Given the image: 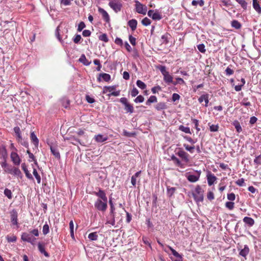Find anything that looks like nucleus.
Segmentation results:
<instances>
[{"label":"nucleus","mask_w":261,"mask_h":261,"mask_svg":"<svg viewBox=\"0 0 261 261\" xmlns=\"http://www.w3.org/2000/svg\"><path fill=\"white\" fill-rule=\"evenodd\" d=\"M94 194L98 197L94 203L95 208L99 211L105 212L108 207V198L105 192L99 189L98 191L94 192Z\"/></svg>","instance_id":"obj_1"},{"label":"nucleus","mask_w":261,"mask_h":261,"mask_svg":"<svg viewBox=\"0 0 261 261\" xmlns=\"http://www.w3.org/2000/svg\"><path fill=\"white\" fill-rule=\"evenodd\" d=\"M39 236V231L37 229H34L29 232H23L21 236V239L23 241L27 242L32 245H34L36 240L35 237Z\"/></svg>","instance_id":"obj_2"},{"label":"nucleus","mask_w":261,"mask_h":261,"mask_svg":"<svg viewBox=\"0 0 261 261\" xmlns=\"http://www.w3.org/2000/svg\"><path fill=\"white\" fill-rule=\"evenodd\" d=\"M193 196L197 202H201L203 200V191L199 185H197L193 193Z\"/></svg>","instance_id":"obj_3"},{"label":"nucleus","mask_w":261,"mask_h":261,"mask_svg":"<svg viewBox=\"0 0 261 261\" xmlns=\"http://www.w3.org/2000/svg\"><path fill=\"white\" fill-rule=\"evenodd\" d=\"M109 5L116 13L120 11L122 7L119 0H112L109 2Z\"/></svg>","instance_id":"obj_4"},{"label":"nucleus","mask_w":261,"mask_h":261,"mask_svg":"<svg viewBox=\"0 0 261 261\" xmlns=\"http://www.w3.org/2000/svg\"><path fill=\"white\" fill-rule=\"evenodd\" d=\"M120 102L122 103L124 106V110L127 113H129L130 114L134 112V107L133 106L130 104L126 98L122 97L120 99Z\"/></svg>","instance_id":"obj_5"},{"label":"nucleus","mask_w":261,"mask_h":261,"mask_svg":"<svg viewBox=\"0 0 261 261\" xmlns=\"http://www.w3.org/2000/svg\"><path fill=\"white\" fill-rule=\"evenodd\" d=\"M5 172L17 176L20 178L22 177V175L20 169L16 167H11L9 166L8 168L5 169Z\"/></svg>","instance_id":"obj_6"},{"label":"nucleus","mask_w":261,"mask_h":261,"mask_svg":"<svg viewBox=\"0 0 261 261\" xmlns=\"http://www.w3.org/2000/svg\"><path fill=\"white\" fill-rule=\"evenodd\" d=\"M135 7L136 11L139 13L145 15L147 12V8L145 5H143L138 1H135Z\"/></svg>","instance_id":"obj_7"},{"label":"nucleus","mask_w":261,"mask_h":261,"mask_svg":"<svg viewBox=\"0 0 261 261\" xmlns=\"http://www.w3.org/2000/svg\"><path fill=\"white\" fill-rule=\"evenodd\" d=\"M10 219H11V222L13 225H16L17 227H18V213L16 210L13 209L12 211H11L10 213Z\"/></svg>","instance_id":"obj_8"},{"label":"nucleus","mask_w":261,"mask_h":261,"mask_svg":"<svg viewBox=\"0 0 261 261\" xmlns=\"http://www.w3.org/2000/svg\"><path fill=\"white\" fill-rule=\"evenodd\" d=\"M200 174V171H196V174H188L186 175V177L189 181L195 182L199 180Z\"/></svg>","instance_id":"obj_9"},{"label":"nucleus","mask_w":261,"mask_h":261,"mask_svg":"<svg viewBox=\"0 0 261 261\" xmlns=\"http://www.w3.org/2000/svg\"><path fill=\"white\" fill-rule=\"evenodd\" d=\"M11 158L15 165H19L20 163V159L17 153L13 152L11 154Z\"/></svg>","instance_id":"obj_10"},{"label":"nucleus","mask_w":261,"mask_h":261,"mask_svg":"<svg viewBox=\"0 0 261 261\" xmlns=\"http://www.w3.org/2000/svg\"><path fill=\"white\" fill-rule=\"evenodd\" d=\"M177 154L186 163L189 161V154L184 150H179Z\"/></svg>","instance_id":"obj_11"},{"label":"nucleus","mask_w":261,"mask_h":261,"mask_svg":"<svg viewBox=\"0 0 261 261\" xmlns=\"http://www.w3.org/2000/svg\"><path fill=\"white\" fill-rule=\"evenodd\" d=\"M207 180L208 185L211 186L216 181L217 177L214 174L209 172L207 175Z\"/></svg>","instance_id":"obj_12"},{"label":"nucleus","mask_w":261,"mask_h":261,"mask_svg":"<svg viewBox=\"0 0 261 261\" xmlns=\"http://www.w3.org/2000/svg\"><path fill=\"white\" fill-rule=\"evenodd\" d=\"M98 12L102 15L103 19L107 22H109L110 21V17L106 11L101 8H99Z\"/></svg>","instance_id":"obj_13"},{"label":"nucleus","mask_w":261,"mask_h":261,"mask_svg":"<svg viewBox=\"0 0 261 261\" xmlns=\"http://www.w3.org/2000/svg\"><path fill=\"white\" fill-rule=\"evenodd\" d=\"M50 149L52 154L55 156V158L58 159H60V154L57 147L50 145Z\"/></svg>","instance_id":"obj_14"},{"label":"nucleus","mask_w":261,"mask_h":261,"mask_svg":"<svg viewBox=\"0 0 261 261\" xmlns=\"http://www.w3.org/2000/svg\"><path fill=\"white\" fill-rule=\"evenodd\" d=\"M94 139L97 142L101 143L107 141L108 139V137L107 135H102L101 134H98L97 135L95 136Z\"/></svg>","instance_id":"obj_15"},{"label":"nucleus","mask_w":261,"mask_h":261,"mask_svg":"<svg viewBox=\"0 0 261 261\" xmlns=\"http://www.w3.org/2000/svg\"><path fill=\"white\" fill-rule=\"evenodd\" d=\"M21 168L23 170L24 172L25 173L27 177L30 179H33V176L29 172V170H28L27 166L25 163H22L21 164Z\"/></svg>","instance_id":"obj_16"},{"label":"nucleus","mask_w":261,"mask_h":261,"mask_svg":"<svg viewBox=\"0 0 261 261\" xmlns=\"http://www.w3.org/2000/svg\"><path fill=\"white\" fill-rule=\"evenodd\" d=\"M38 247V250L42 254H43L47 257L49 256V254L45 250L44 245H42L41 243H39Z\"/></svg>","instance_id":"obj_17"},{"label":"nucleus","mask_w":261,"mask_h":261,"mask_svg":"<svg viewBox=\"0 0 261 261\" xmlns=\"http://www.w3.org/2000/svg\"><path fill=\"white\" fill-rule=\"evenodd\" d=\"M128 25L132 31H135L137 28V21L135 19H132L128 21Z\"/></svg>","instance_id":"obj_18"},{"label":"nucleus","mask_w":261,"mask_h":261,"mask_svg":"<svg viewBox=\"0 0 261 261\" xmlns=\"http://www.w3.org/2000/svg\"><path fill=\"white\" fill-rule=\"evenodd\" d=\"M79 61L86 66H88L91 64V62L89 61L86 59V56L84 54L81 55Z\"/></svg>","instance_id":"obj_19"},{"label":"nucleus","mask_w":261,"mask_h":261,"mask_svg":"<svg viewBox=\"0 0 261 261\" xmlns=\"http://www.w3.org/2000/svg\"><path fill=\"white\" fill-rule=\"evenodd\" d=\"M164 80L167 84L173 83V77L169 74V73H167L166 74L164 75Z\"/></svg>","instance_id":"obj_20"},{"label":"nucleus","mask_w":261,"mask_h":261,"mask_svg":"<svg viewBox=\"0 0 261 261\" xmlns=\"http://www.w3.org/2000/svg\"><path fill=\"white\" fill-rule=\"evenodd\" d=\"M253 7L258 14L261 13V8L258 4V0H253Z\"/></svg>","instance_id":"obj_21"},{"label":"nucleus","mask_w":261,"mask_h":261,"mask_svg":"<svg viewBox=\"0 0 261 261\" xmlns=\"http://www.w3.org/2000/svg\"><path fill=\"white\" fill-rule=\"evenodd\" d=\"M243 221L249 226H252L254 224V220L250 217H245L243 219Z\"/></svg>","instance_id":"obj_22"},{"label":"nucleus","mask_w":261,"mask_h":261,"mask_svg":"<svg viewBox=\"0 0 261 261\" xmlns=\"http://www.w3.org/2000/svg\"><path fill=\"white\" fill-rule=\"evenodd\" d=\"M30 137L32 141L34 143L35 147H37L38 146L39 140L34 132H32L31 133Z\"/></svg>","instance_id":"obj_23"},{"label":"nucleus","mask_w":261,"mask_h":261,"mask_svg":"<svg viewBox=\"0 0 261 261\" xmlns=\"http://www.w3.org/2000/svg\"><path fill=\"white\" fill-rule=\"evenodd\" d=\"M249 247L247 245H245L244 248L240 251V255L243 257H246L249 253Z\"/></svg>","instance_id":"obj_24"},{"label":"nucleus","mask_w":261,"mask_h":261,"mask_svg":"<svg viewBox=\"0 0 261 261\" xmlns=\"http://www.w3.org/2000/svg\"><path fill=\"white\" fill-rule=\"evenodd\" d=\"M100 77H102V79L106 82H108L111 79V76L110 74L108 73H101L99 74V77L98 79L99 81H100Z\"/></svg>","instance_id":"obj_25"},{"label":"nucleus","mask_w":261,"mask_h":261,"mask_svg":"<svg viewBox=\"0 0 261 261\" xmlns=\"http://www.w3.org/2000/svg\"><path fill=\"white\" fill-rule=\"evenodd\" d=\"M232 124L238 133H241L242 131V127L238 120L234 121Z\"/></svg>","instance_id":"obj_26"},{"label":"nucleus","mask_w":261,"mask_h":261,"mask_svg":"<svg viewBox=\"0 0 261 261\" xmlns=\"http://www.w3.org/2000/svg\"><path fill=\"white\" fill-rule=\"evenodd\" d=\"M157 102V98L155 96H151L146 102L147 106H150L151 103Z\"/></svg>","instance_id":"obj_27"},{"label":"nucleus","mask_w":261,"mask_h":261,"mask_svg":"<svg viewBox=\"0 0 261 261\" xmlns=\"http://www.w3.org/2000/svg\"><path fill=\"white\" fill-rule=\"evenodd\" d=\"M231 25L232 27L236 29H240L242 27L241 23L236 20H232L231 21Z\"/></svg>","instance_id":"obj_28"},{"label":"nucleus","mask_w":261,"mask_h":261,"mask_svg":"<svg viewBox=\"0 0 261 261\" xmlns=\"http://www.w3.org/2000/svg\"><path fill=\"white\" fill-rule=\"evenodd\" d=\"M152 19L154 20H160L162 18V15L156 11L153 12Z\"/></svg>","instance_id":"obj_29"},{"label":"nucleus","mask_w":261,"mask_h":261,"mask_svg":"<svg viewBox=\"0 0 261 261\" xmlns=\"http://www.w3.org/2000/svg\"><path fill=\"white\" fill-rule=\"evenodd\" d=\"M166 107V105L165 102H159L156 104L155 106V108L158 111H160L165 109Z\"/></svg>","instance_id":"obj_30"},{"label":"nucleus","mask_w":261,"mask_h":261,"mask_svg":"<svg viewBox=\"0 0 261 261\" xmlns=\"http://www.w3.org/2000/svg\"><path fill=\"white\" fill-rule=\"evenodd\" d=\"M170 35L168 33H166L161 37V42L163 44H166L168 43V38Z\"/></svg>","instance_id":"obj_31"},{"label":"nucleus","mask_w":261,"mask_h":261,"mask_svg":"<svg viewBox=\"0 0 261 261\" xmlns=\"http://www.w3.org/2000/svg\"><path fill=\"white\" fill-rule=\"evenodd\" d=\"M88 238L91 241H96L98 239V235L96 232H92L89 234Z\"/></svg>","instance_id":"obj_32"},{"label":"nucleus","mask_w":261,"mask_h":261,"mask_svg":"<svg viewBox=\"0 0 261 261\" xmlns=\"http://www.w3.org/2000/svg\"><path fill=\"white\" fill-rule=\"evenodd\" d=\"M204 2L203 0H193L192 2V5L194 6H196L197 5H199L200 7H202L204 5Z\"/></svg>","instance_id":"obj_33"},{"label":"nucleus","mask_w":261,"mask_h":261,"mask_svg":"<svg viewBox=\"0 0 261 261\" xmlns=\"http://www.w3.org/2000/svg\"><path fill=\"white\" fill-rule=\"evenodd\" d=\"M179 129L186 133L191 134L190 129L189 127H185L184 125H180L179 126Z\"/></svg>","instance_id":"obj_34"},{"label":"nucleus","mask_w":261,"mask_h":261,"mask_svg":"<svg viewBox=\"0 0 261 261\" xmlns=\"http://www.w3.org/2000/svg\"><path fill=\"white\" fill-rule=\"evenodd\" d=\"M137 86L141 89H145L146 88V84L140 80H138L136 82Z\"/></svg>","instance_id":"obj_35"},{"label":"nucleus","mask_w":261,"mask_h":261,"mask_svg":"<svg viewBox=\"0 0 261 261\" xmlns=\"http://www.w3.org/2000/svg\"><path fill=\"white\" fill-rule=\"evenodd\" d=\"M112 218L110 220H108L106 223V224H110L112 226L115 225V215H111Z\"/></svg>","instance_id":"obj_36"},{"label":"nucleus","mask_w":261,"mask_h":261,"mask_svg":"<svg viewBox=\"0 0 261 261\" xmlns=\"http://www.w3.org/2000/svg\"><path fill=\"white\" fill-rule=\"evenodd\" d=\"M109 204L110 205V214L111 215H115V207H114V205L113 204V203L112 202V198H110L109 199Z\"/></svg>","instance_id":"obj_37"},{"label":"nucleus","mask_w":261,"mask_h":261,"mask_svg":"<svg viewBox=\"0 0 261 261\" xmlns=\"http://www.w3.org/2000/svg\"><path fill=\"white\" fill-rule=\"evenodd\" d=\"M33 173L35 178H36L37 182L38 184H40L41 182V177L40 176L38 173L37 170L36 169L34 168Z\"/></svg>","instance_id":"obj_38"},{"label":"nucleus","mask_w":261,"mask_h":261,"mask_svg":"<svg viewBox=\"0 0 261 261\" xmlns=\"http://www.w3.org/2000/svg\"><path fill=\"white\" fill-rule=\"evenodd\" d=\"M115 89V87H114V86H112V87L105 86L103 88V93H107L108 92H111L113 90H114Z\"/></svg>","instance_id":"obj_39"},{"label":"nucleus","mask_w":261,"mask_h":261,"mask_svg":"<svg viewBox=\"0 0 261 261\" xmlns=\"http://www.w3.org/2000/svg\"><path fill=\"white\" fill-rule=\"evenodd\" d=\"M171 160L175 163L177 166L179 167H182V164L181 163V162L174 155L171 156Z\"/></svg>","instance_id":"obj_40"},{"label":"nucleus","mask_w":261,"mask_h":261,"mask_svg":"<svg viewBox=\"0 0 261 261\" xmlns=\"http://www.w3.org/2000/svg\"><path fill=\"white\" fill-rule=\"evenodd\" d=\"M4 194L6 196L8 197L9 199H11L12 198V194L11 191L8 189H5L4 190Z\"/></svg>","instance_id":"obj_41"},{"label":"nucleus","mask_w":261,"mask_h":261,"mask_svg":"<svg viewBox=\"0 0 261 261\" xmlns=\"http://www.w3.org/2000/svg\"><path fill=\"white\" fill-rule=\"evenodd\" d=\"M208 125L210 126V129L211 132H217L218 130L219 125L218 124L210 125V123H209Z\"/></svg>","instance_id":"obj_42"},{"label":"nucleus","mask_w":261,"mask_h":261,"mask_svg":"<svg viewBox=\"0 0 261 261\" xmlns=\"http://www.w3.org/2000/svg\"><path fill=\"white\" fill-rule=\"evenodd\" d=\"M142 24L144 26H147L150 24L151 20L147 17H145L141 21Z\"/></svg>","instance_id":"obj_43"},{"label":"nucleus","mask_w":261,"mask_h":261,"mask_svg":"<svg viewBox=\"0 0 261 261\" xmlns=\"http://www.w3.org/2000/svg\"><path fill=\"white\" fill-rule=\"evenodd\" d=\"M169 248L170 249V250H171V251L172 252V253L174 256H175V257H176L177 258H182L181 255L180 254H179L176 250H175L172 247L169 246Z\"/></svg>","instance_id":"obj_44"},{"label":"nucleus","mask_w":261,"mask_h":261,"mask_svg":"<svg viewBox=\"0 0 261 261\" xmlns=\"http://www.w3.org/2000/svg\"><path fill=\"white\" fill-rule=\"evenodd\" d=\"M49 231V227L47 224H45L43 226V229L42 232L43 234L46 235L47 234Z\"/></svg>","instance_id":"obj_45"},{"label":"nucleus","mask_w":261,"mask_h":261,"mask_svg":"<svg viewBox=\"0 0 261 261\" xmlns=\"http://www.w3.org/2000/svg\"><path fill=\"white\" fill-rule=\"evenodd\" d=\"M175 188L172 187V188H167V194L169 196H171L173 195V194L174 193L175 191Z\"/></svg>","instance_id":"obj_46"},{"label":"nucleus","mask_w":261,"mask_h":261,"mask_svg":"<svg viewBox=\"0 0 261 261\" xmlns=\"http://www.w3.org/2000/svg\"><path fill=\"white\" fill-rule=\"evenodd\" d=\"M239 4L241 5V7L244 9H246L247 8V3L244 0H236Z\"/></svg>","instance_id":"obj_47"},{"label":"nucleus","mask_w":261,"mask_h":261,"mask_svg":"<svg viewBox=\"0 0 261 261\" xmlns=\"http://www.w3.org/2000/svg\"><path fill=\"white\" fill-rule=\"evenodd\" d=\"M144 100V98L143 96L140 95L139 96H138L135 99H134V101L136 102V103H138V102H143Z\"/></svg>","instance_id":"obj_48"},{"label":"nucleus","mask_w":261,"mask_h":261,"mask_svg":"<svg viewBox=\"0 0 261 261\" xmlns=\"http://www.w3.org/2000/svg\"><path fill=\"white\" fill-rule=\"evenodd\" d=\"M197 48L199 51L202 53H204L206 51L205 46L203 44H200L197 45Z\"/></svg>","instance_id":"obj_49"},{"label":"nucleus","mask_w":261,"mask_h":261,"mask_svg":"<svg viewBox=\"0 0 261 261\" xmlns=\"http://www.w3.org/2000/svg\"><path fill=\"white\" fill-rule=\"evenodd\" d=\"M234 203L233 202L230 201V202H227L225 203V206L227 208H228L229 210H231L234 207Z\"/></svg>","instance_id":"obj_50"},{"label":"nucleus","mask_w":261,"mask_h":261,"mask_svg":"<svg viewBox=\"0 0 261 261\" xmlns=\"http://www.w3.org/2000/svg\"><path fill=\"white\" fill-rule=\"evenodd\" d=\"M184 146L187 151H189L191 153L193 152L194 149L195 148L194 146H190L188 145L185 144L184 145Z\"/></svg>","instance_id":"obj_51"},{"label":"nucleus","mask_w":261,"mask_h":261,"mask_svg":"<svg viewBox=\"0 0 261 261\" xmlns=\"http://www.w3.org/2000/svg\"><path fill=\"white\" fill-rule=\"evenodd\" d=\"M99 40L101 41H103L105 42H107L109 41L107 35L106 34H103L99 36Z\"/></svg>","instance_id":"obj_52"},{"label":"nucleus","mask_w":261,"mask_h":261,"mask_svg":"<svg viewBox=\"0 0 261 261\" xmlns=\"http://www.w3.org/2000/svg\"><path fill=\"white\" fill-rule=\"evenodd\" d=\"M7 240L9 242H15L16 241V237L15 236H8L7 237Z\"/></svg>","instance_id":"obj_53"},{"label":"nucleus","mask_w":261,"mask_h":261,"mask_svg":"<svg viewBox=\"0 0 261 261\" xmlns=\"http://www.w3.org/2000/svg\"><path fill=\"white\" fill-rule=\"evenodd\" d=\"M159 70L161 72L163 75L166 74V73H168L169 72L166 70V68L164 66H160V67L159 68Z\"/></svg>","instance_id":"obj_54"},{"label":"nucleus","mask_w":261,"mask_h":261,"mask_svg":"<svg viewBox=\"0 0 261 261\" xmlns=\"http://www.w3.org/2000/svg\"><path fill=\"white\" fill-rule=\"evenodd\" d=\"M138 93H139V91H138V89L135 87H134L133 88V89L132 90L131 92H130V94L132 97H135L136 96H137L138 94Z\"/></svg>","instance_id":"obj_55"},{"label":"nucleus","mask_w":261,"mask_h":261,"mask_svg":"<svg viewBox=\"0 0 261 261\" xmlns=\"http://www.w3.org/2000/svg\"><path fill=\"white\" fill-rule=\"evenodd\" d=\"M86 25L84 22L81 21L78 25L77 31L79 32L82 31V30L85 28Z\"/></svg>","instance_id":"obj_56"},{"label":"nucleus","mask_w":261,"mask_h":261,"mask_svg":"<svg viewBox=\"0 0 261 261\" xmlns=\"http://www.w3.org/2000/svg\"><path fill=\"white\" fill-rule=\"evenodd\" d=\"M236 184L237 185L239 186H244L245 184V180L244 178H242L240 179H239L237 181Z\"/></svg>","instance_id":"obj_57"},{"label":"nucleus","mask_w":261,"mask_h":261,"mask_svg":"<svg viewBox=\"0 0 261 261\" xmlns=\"http://www.w3.org/2000/svg\"><path fill=\"white\" fill-rule=\"evenodd\" d=\"M236 196L233 193H231L227 194V199L230 201H233L235 200Z\"/></svg>","instance_id":"obj_58"},{"label":"nucleus","mask_w":261,"mask_h":261,"mask_svg":"<svg viewBox=\"0 0 261 261\" xmlns=\"http://www.w3.org/2000/svg\"><path fill=\"white\" fill-rule=\"evenodd\" d=\"M193 123L194 124L195 128L197 130V132L200 131V129L198 127V120L195 119L192 120Z\"/></svg>","instance_id":"obj_59"},{"label":"nucleus","mask_w":261,"mask_h":261,"mask_svg":"<svg viewBox=\"0 0 261 261\" xmlns=\"http://www.w3.org/2000/svg\"><path fill=\"white\" fill-rule=\"evenodd\" d=\"M179 98H180V96L179 94H178L177 93H173L172 94V100L173 101H175L177 100H179Z\"/></svg>","instance_id":"obj_60"},{"label":"nucleus","mask_w":261,"mask_h":261,"mask_svg":"<svg viewBox=\"0 0 261 261\" xmlns=\"http://www.w3.org/2000/svg\"><path fill=\"white\" fill-rule=\"evenodd\" d=\"M254 162L257 165H261V154L255 158Z\"/></svg>","instance_id":"obj_61"},{"label":"nucleus","mask_w":261,"mask_h":261,"mask_svg":"<svg viewBox=\"0 0 261 261\" xmlns=\"http://www.w3.org/2000/svg\"><path fill=\"white\" fill-rule=\"evenodd\" d=\"M129 40L130 43L134 46L136 45V38L132 35L129 36Z\"/></svg>","instance_id":"obj_62"},{"label":"nucleus","mask_w":261,"mask_h":261,"mask_svg":"<svg viewBox=\"0 0 261 261\" xmlns=\"http://www.w3.org/2000/svg\"><path fill=\"white\" fill-rule=\"evenodd\" d=\"M123 135L126 137H132V136H134L135 135V134L134 133L128 132L126 131V130H123Z\"/></svg>","instance_id":"obj_63"},{"label":"nucleus","mask_w":261,"mask_h":261,"mask_svg":"<svg viewBox=\"0 0 261 261\" xmlns=\"http://www.w3.org/2000/svg\"><path fill=\"white\" fill-rule=\"evenodd\" d=\"M81 36L80 35H75L73 39V41L75 43H78L81 39Z\"/></svg>","instance_id":"obj_64"}]
</instances>
